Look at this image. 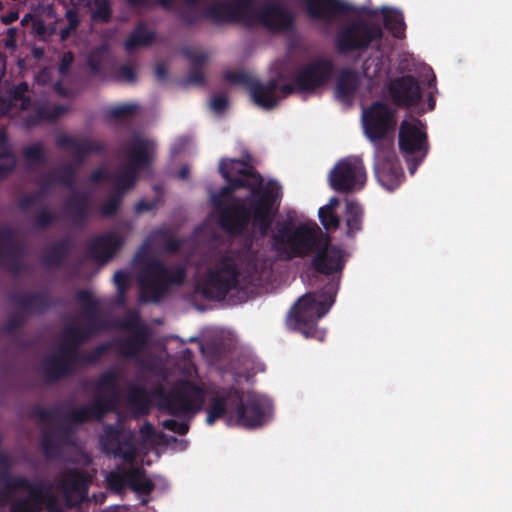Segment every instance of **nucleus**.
Segmentation results:
<instances>
[{"instance_id": "3c124183", "label": "nucleus", "mask_w": 512, "mask_h": 512, "mask_svg": "<svg viewBox=\"0 0 512 512\" xmlns=\"http://www.w3.org/2000/svg\"><path fill=\"white\" fill-rule=\"evenodd\" d=\"M23 157L31 164L44 165L48 159L41 142H36L23 149Z\"/></svg>"}, {"instance_id": "5701e85b", "label": "nucleus", "mask_w": 512, "mask_h": 512, "mask_svg": "<svg viewBox=\"0 0 512 512\" xmlns=\"http://www.w3.org/2000/svg\"><path fill=\"white\" fill-rule=\"evenodd\" d=\"M90 479L88 475L76 468L67 469L61 475L58 488L61 490L69 508L81 505L87 497Z\"/></svg>"}, {"instance_id": "bb28decb", "label": "nucleus", "mask_w": 512, "mask_h": 512, "mask_svg": "<svg viewBox=\"0 0 512 512\" xmlns=\"http://www.w3.org/2000/svg\"><path fill=\"white\" fill-rule=\"evenodd\" d=\"M55 143L58 148L71 151L78 164H82L89 154H100L106 150V145L102 142L90 138L76 139L66 134H59Z\"/></svg>"}, {"instance_id": "72a5a7b5", "label": "nucleus", "mask_w": 512, "mask_h": 512, "mask_svg": "<svg viewBox=\"0 0 512 512\" xmlns=\"http://www.w3.org/2000/svg\"><path fill=\"white\" fill-rule=\"evenodd\" d=\"M73 243L69 238L55 242L42 256V263L47 267L59 268L69 257Z\"/></svg>"}, {"instance_id": "6ab92c4d", "label": "nucleus", "mask_w": 512, "mask_h": 512, "mask_svg": "<svg viewBox=\"0 0 512 512\" xmlns=\"http://www.w3.org/2000/svg\"><path fill=\"white\" fill-rule=\"evenodd\" d=\"M374 170L378 181L387 190L392 191L399 186L403 170L391 140L386 144H378L375 148Z\"/></svg>"}, {"instance_id": "f8f14e48", "label": "nucleus", "mask_w": 512, "mask_h": 512, "mask_svg": "<svg viewBox=\"0 0 512 512\" xmlns=\"http://www.w3.org/2000/svg\"><path fill=\"white\" fill-rule=\"evenodd\" d=\"M398 146L402 154L412 156L408 170L410 174H414L429 151L425 125L417 118L403 120L399 126Z\"/></svg>"}, {"instance_id": "c756f323", "label": "nucleus", "mask_w": 512, "mask_h": 512, "mask_svg": "<svg viewBox=\"0 0 512 512\" xmlns=\"http://www.w3.org/2000/svg\"><path fill=\"white\" fill-rule=\"evenodd\" d=\"M10 302L20 308L25 314H43L53 303L49 292H24L11 295Z\"/></svg>"}, {"instance_id": "f3484780", "label": "nucleus", "mask_w": 512, "mask_h": 512, "mask_svg": "<svg viewBox=\"0 0 512 512\" xmlns=\"http://www.w3.org/2000/svg\"><path fill=\"white\" fill-rule=\"evenodd\" d=\"M224 78L233 84L245 86L256 105L266 110H271L277 106L278 98L275 94L278 87L277 79H270L266 84H262L257 78L241 71H227Z\"/></svg>"}, {"instance_id": "412c9836", "label": "nucleus", "mask_w": 512, "mask_h": 512, "mask_svg": "<svg viewBox=\"0 0 512 512\" xmlns=\"http://www.w3.org/2000/svg\"><path fill=\"white\" fill-rule=\"evenodd\" d=\"M99 442L103 452L107 455L122 458L127 462H133L136 458L137 450L132 431H124L118 426L106 424Z\"/></svg>"}, {"instance_id": "680f3d73", "label": "nucleus", "mask_w": 512, "mask_h": 512, "mask_svg": "<svg viewBox=\"0 0 512 512\" xmlns=\"http://www.w3.org/2000/svg\"><path fill=\"white\" fill-rule=\"evenodd\" d=\"M161 425L164 429L177 433L179 435H185L189 431V424L186 422H178L175 419H166Z\"/></svg>"}, {"instance_id": "c9c22d12", "label": "nucleus", "mask_w": 512, "mask_h": 512, "mask_svg": "<svg viewBox=\"0 0 512 512\" xmlns=\"http://www.w3.org/2000/svg\"><path fill=\"white\" fill-rule=\"evenodd\" d=\"M344 219L347 237L355 238L363 229L364 211L361 205L356 201L347 200Z\"/></svg>"}, {"instance_id": "4d7b16f0", "label": "nucleus", "mask_w": 512, "mask_h": 512, "mask_svg": "<svg viewBox=\"0 0 512 512\" xmlns=\"http://www.w3.org/2000/svg\"><path fill=\"white\" fill-rule=\"evenodd\" d=\"M119 326L122 329L132 332V334L136 333L137 331H144L145 333H149L147 327L141 324L140 317L137 313H133L124 318L120 322Z\"/></svg>"}, {"instance_id": "13d9d810", "label": "nucleus", "mask_w": 512, "mask_h": 512, "mask_svg": "<svg viewBox=\"0 0 512 512\" xmlns=\"http://www.w3.org/2000/svg\"><path fill=\"white\" fill-rule=\"evenodd\" d=\"M318 216L321 224L326 230H336L340 226V218L334 211L319 209Z\"/></svg>"}, {"instance_id": "2eb2a0df", "label": "nucleus", "mask_w": 512, "mask_h": 512, "mask_svg": "<svg viewBox=\"0 0 512 512\" xmlns=\"http://www.w3.org/2000/svg\"><path fill=\"white\" fill-rule=\"evenodd\" d=\"M295 24V14L285 5L278 2H268L259 9L253 5L249 10L248 27L260 25L272 33L290 31Z\"/></svg>"}, {"instance_id": "a211bd4d", "label": "nucleus", "mask_w": 512, "mask_h": 512, "mask_svg": "<svg viewBox=\"0 0 512 512\" xmlns=\"http://www.w3.org/2000/svg\"><path fill=\"white\" fill-rule=\"evenodd\" d=\"M366 181L363 162L357 158L341 159L329 174L330 186L340 193L361 189Z\"/></svg>"}, {"instance_id": "de8ad7c7", "label": "nucleus", "mask_w": 512, "mask_h": 512, "mask_svg": "<svg viewBox=\"0 0 512 512\" xmlns=\"http://www.w3.org/2000/svg\"><path fill=\"white\" fill-rule=\"evenodd\" d=\"M227 411L226 399L222 396H213L209 400L207 408L206 423L213 425L218 419L222 418Z\"/></svg>"}, {"instance_id": "864d4df0", "label": "nucleus", "mask_w": 512, "mask_h": 512, "mask_svg": "<svg viewBox=\"0 0 512 512\" xmlns=\"http://www.w3.org/2000/svg\"><path fill=\"white\" fill-rule=\"evenodd\" d=\"M137 109L138 106L136 104L125 103L108 108L106 110L105 116L109 120H119L123 117L134 114Z\"/></svg>"}, {"instance_id": "6e6d98bb", "label": "nucleus", "mask_w": 512, "mask_h": 512, "mask_svg": "<svg viewBox=\"0 0 512 512\" xmlns=\"http://www.w3.org/2000/svg\"><path fill=\"white\" fill-rule=\"evenodd\" d=\"M59 357H62V359L70 366L73 367L78 363L81 362V353L78 352V347L65 344L60 347L59 352L57 353Z\"/></svg>"}, {"instance_id": "7c9ffc66", "label": "nucleus", "mask_w": 512, "mask_h": 512, "mask_svg": "<svg viewBox=\"0 0 512 512\" xmlns=\"http://www.w3.org/2000/svg\"><path fill=\"white\" fill-rule=\"evenodd\" d=\"M149 333L137 331L126 338H119L113 342L115 351L123 358L134 360L146 349Z\"/></svg>"}, {"instance_id": "b1692460", "label": "nucleus", "mask_w": 512, "mask_h": 512, "mask_svg": "<svg viewBox=\"0 0 512 512\" xmlns=\"http://www.w3.org/2000/svg\"><path fill=\"white\" fill-rule=\"evenodd\" d=\"M302 3L307 16L326 27L332 25L338 16L354 11L353 6L343 0H302Z\"/></svg>"}, {"instance_id": "58836bf2", "label": "nucleus", "mask_w": 512, "mask_h": 512, "mask_svg": "<svg viewBox=\"0 0 512 512\" xmlns=\"http://www.w3.org/2000/svg\"><path fill=\"white\" fill-rule=\"evenodd\" d=\"M68 112V107L62 104L40 105L34 114L27 118L30 126L38 125L44 121L54 122Z\"/></svg>"}, {"instance_id": "a18cd8bd", "label": "nucleus", "mask_w": 512, "mask_h": 512, "mask_svg": "<svg viewBox=\"0 0 512 512\" xmlns=\"http://www.w3.org/2000/svg\"><path fill=\"white\" fill-rule=\"evenodd\" d=\"M49 173L52 174L56 184L75 190L77 169L73 165L64 164Z\"/></svg>"}, {"instance_id": "473e14b6", "label": "nucleus", "mask_w": 512, "mask_h": 512, "mask_svg": "<svg viewBox=\"0 0 512 512\" xmlns=\"http://www.w3.org/2000/svg\"><path fill=\"white\" fill-rule=\"evenodd\" d=\"M72 433V428L67 425L56 426L53 432L43 430L40 437V445L44 456L47 459H56L61 455V446L55 440L56 437L63 438Z\"/></svg>"}, {"instance_id": "1a4fd4ad", "label": "nucleus", "mask_w": 512, "mask_h": 512, "mask_svg": "<svg viewBox=\"0 0 512 512\" xmlns=\"http://www.w3.org/2000/svg\"><path fill=\"white\" fill-rule=\"evenodd\" d=\"M160 411L174 417L194 415L205 402V391L192 381H182L169 390L159 386L154 391Z\"/></svg>"}, {"instance_id": "9d476101", "label": "nucleus", "mask_w": 512, "mask_h": 512, "mask_svg": "<svg viewBox=\"0 0 512 512\" xmlns=\"http://www.w3.org/2000/svg\"><path fill=\"white\" fill-rule=\"evenodd\" d=\"M382 37L383 31L378 24L364 20L351 21L337 31L334 46L338 54L347 55L365 51L374 41H381Z\"/></svg>"}, {"instance_id": "a19ab883", "label": "nucleus", "mask_w": 512, "mask_h": 512, "mask_svg": "<svg viewBox=\"0 0 512 512\" xmlns=\"http://www.w3.org/2000/svg\"><path fill=\"white\" fill-rule=\"evenodd\" d=\"M155 36V32L149 30L144 22H139L125 40V49L132 51L139 47H147L154 41Z\"/></svg>"}, {"instance_id": "79ce46f5", "label": "nucleus", "mask_w": 512, "mask_h": 512, "mask_svg": "<svg viewBox=\"0 0 512 512\" xmlns=\"http://www.w3.org/2000/svg\"><path fill=\"white\" fill-rule=\"evenodd\" d=\"M384 27L391 32L393 37L401 39L405 35L406 24L401 11L385 8L382 11Z\"/></svg>"}, {"instance_id": "338daca9", "label": "nucleus", "mask_w": 512, "mask_h": 512, "mask_svg": "<svg viewBox=\"0 0 512 512\" xmlns=\"http://www.w3.org/2000/svg\"><path fill=\"white\" fill-rule=\"evenodd\" d=\"M156 235L161 236L165 240L164 249L170 253H176L182 245V242L179 239L168 235L163 230L158 231Z\"/></svg>"}, {"instance_id": "4c0bfd02", "label": "nucleus", "mask_w": 512, "mask_h": 512, "mask_svg": "<svg viewBox=\"0 0 512 512\" xmlns=\"http://www.w3.org/2000/svg\"><path fill=\"white\" fill-rule=\"evenodd\" d=\"M43 374L50 382L57 381L73 373L70 367L58 354L50 355L43 361Z\"/></svg>"}, {"instance_id": "7ed1b4c3", "label": "nucleus", "mask_w": 512, "mask_h": 512, "mask_svg": "<svg viewBox=\"0 0 512 512\" xmlns=\"http://www.w3.org/2000/svg\"><path fill=\"white\" fill-rule=\"evenodd\" d=\"M46 479L35 482L23 476L0 473V506L10 503L9 512H42L43 507L55 496Z\"/></svg>"}, {"instance_id": "393cba45", "label": "nucleus", "mask_w": 512, "mask_h": 512, "mask_svg": "<svg viewBox=\"0 0 512 512\" xmlns=\"http://www.w3.org/2000/svg\"><path fill=\"white\" fill-rule=\"evenodd\" d=\"M315 271L323 275L341 273L345 266L344 251L330 243V236L327 234L315 252L312 261Z\"/></svg>"}, {"instance_id": "8fccbe9b", "label": "nucleus", "mask_w": 512, "mask_h": 512, "mask_svg": "<svg viewBox=\"0 0 512 512\" xmlns=\"http://www.w3.org/2000/svg\"><path fill=\"white\" fill-rule=\"evenodd\" d=\"M58 218L55 212L48 207H41L32 220V225L37 230H46L51 227Z\"/></svg>"}, {"instance_id": "c03bdc74", "label": "nucleus", "mask_w": 512, "mask_h": 512, "mask_svg": "<svg viewBox=\"0 0 512 512\" xmlns=\"http://www.w3.org/2000/svg\"><path fill=\"white\" fill-rule=\"evenodd\" d=\"M16 158L11 147L6 143L5 135L0 141V181L6 178L15 168Z\"/></svg>"}, {"instance_id": "dca6fc26", "label": "nucleus", "mask_w": 512, "mask_h": 512, "mask_svg": "<svg viewBox=\"0 0 512 512\" xmlns=\"http://www.w3.org/2000/svg\"><path fill=\"white\" fill-rule=\"evenodd\" d=\"M334 63L327 57H316L301 66L293 77L300 92H313L324 86L334 73Z\"/></svg>"}, {"instance_id": "20e7f679", "label": "nucleus", "mask_w": 512, "mask_h": 512, "mask_svg": "<svg viewBox=\"0 0 512 512\" xmlns=\"http://www.w3.org/2000/svg\"><path fill=\"white\" fill-rule=\"evenodd\" d=\"M340 285V276L332 278L319 291V299L315 293H306L294 304L289 313V321L294 328L306 338L324 339V332L320 331L317 322L328 313L335 302Z\"/></svg>"}, {"instance_id": "a878e982", "label": "nucleus", "mask_w": 512, "mask_h": 512, "mask_svg": "<svg viewBox=\"0 0 512 512\" xmlns=\"http://www.w3.org/2000/svg\"><path fill=\"white\" fill-rule=\"evenodd\" d=\"M124 239L116 232H107L91 239L88 244V256L99 263L109 262L121 249Z\"/></svg>"}, {"instance_id": "5fc2aeb1", "label": "nucleus", "mask_w": 512, "mask_h": 512, "mask_svg": "<svg viewBox=\"0 0 512 512\" xmlns=\"http://www.w3.org/2000/svg\"><path fill=\"white\" fill-rule=\"evenodd\" d=\"M31 415L43 424H48L50 421L60 418L58 408L47 409L40 405H36L32 408Z\"/></svg>"}, {"instance_id": "0eeeda50", "label": "nucleus", "mask_w": 512, "mask_h": 512, "mask_svg": "<svg viewBox=\"0 0 512 512\" xmlns=\"http://www.w3.org/2000/svg\"><path fill=\"white\" fill-rule=\"evenodd\" d=\"M185 270L181 266L167 267L159 259L147 260L139 273L140 301L158 303L168 293L171 285H181L185 279Z\"/></svg>"}, {"instance_id": "69168bd1", "label": "nucleus", "mask_w": 512, "mask_h": 512, "mask_svg": "<svg viewBox=\"0 0 512 512\" xmlns=\"http://www.w3.org/2000/svg\"><path fill=\"white\" fill-rule=\"evenodd\" d=\"M186 85H196V86H204L205 85V76L201 68L192 67L185 79Z\"/></svg>"}, {"instance_id": "49530a36", "label": "nucleus", "mask_w": 512, "mask_h": 512, "mask_svg": "<svg viewBox=\"0 0 512 512\" xmlns=\"http://www.w3.org/2000/svg\"><path fill=\"white\" fill-rule=\"evenodd\" d=\"M89 331L84 326L68 325L63 331V343L79 347L82 343L90 339Z\"/></svg>"}, {"instance_id": "cd10ccee", "label": "nucleus", "mask_w": 512, "mask_h": 512, "mask_svg": "<svg viewBox=\"0 0 512 512\" xmlns=\"http://www.w3.org/2000/svg\"><path fill=\"white\" fill-rule=\"evenodd\" d=\"M65 213L76 227H84L91 214V196L87 191L74 190L64 202Z\"/></svg>"}, {"instance_id": "e433bc0d", "label": "nucleus", "mask_w": 512, "mask_h": 512, "mask_svg": "<svg viewBox=\"0 0 512 512\" xmlns=\"http://www.w3.org/2000/svg\"><path fill=\"white\" fill-rule=\"evenodd\" d=\"M127 404L133 414L146 416L150 412V398L144 386H132L127 393Z\"/></svg>"}, {"instance_id": "37998d69", "label": "nucleus", "mask_w": 512, "mask_h": 512, "mask_svg": "<svg viewBox=\"0 0 512 512\" xmlns=\"http://www.w3.org/2000/svg\"><path fill=\"white\" fill-rule=\"evenodd\" d=\"M134 467L129 470L111 471L106 476V482L111 491L121 494L127 487L130 488L131 482L135 481Z\"/></svg>"}, {"instance_id": "f257e3e1", "label": "nucleus", "mask_w": 512, "mask_h": 512, "mask_svg": "<svg viewBox=\"0 0 512 512\" xmlns=\"http://www.w3.org/2000/svg\"><path fill=\"white\" fill-rule=\"evenodd\" d=\"M280 186L271 182L261 190H252L242 203H233L221 209L219 225L232 236H242L251 223L261 235H267L280 208Z\"/></svg>"}, {"instance_id": "2f4dec72", "label": "nucleus", "mask_w": 512, "mask_h": 512, "mask_svg": "<svg viewBox=\"0 0 512 512\" xmlns=\"http://www.w3.org/2000/svg\"><path fill=\"white\" fill-rule=\"evenodd\" d=\"M360 85V77L356 70L343 68L338 74L335 84L336 98L345 104H350Z\"/></svg>"}, {"instance_id": "4be33fe9", "label": "nucleus", "mask_w": 512, "mask_h": 512, "mask_svg": "<svg viewBox=\"0 0 512 512\" xmlns=\"http://www.w3.org/2000/svg\"><path fill=\"white\" fill-rule=\"evenodd\" d=\"M387 92L391 102L401 108L415 107L422 99L419 82L412 75H403L390 80Z\"/></svg>"}, {"instance_id": "bf43d9fd", "label": "nucleus", "mask_w": 512, "mask_h": 512, "mask_svg": "<svg viewBox=\"0 0 512 512\" xmlns=\"http://www.w3.org/2000/svg\"><path fill=\"white\" fill-rule=\"evenodd\" d=\"M110 349V344L104 343L96 346L90 353L81 355V362L95 364Z\"/></svg>"}, {"instance_id": "39448f33", "label": "nucleus", "mask_w": 512, "mask_h": 512, "mask_svg": "<svg viewBox=\"0 0 512 512\" xmlns=\"http://www.w3.org/2000/svg\"><path fill=\"white\" fill-rule=\"evenodd\" d=\"M327 234L315 223L278 222L273 234L274 248L281 258L291 260L315 253Z\"/></svg>"}, {"instance_id": "ddd939ff", "label": "nucleus", "mask_w": 512, "mask_h": 512, "mask_svg": "<svg viewBox=\"0 0 512 512\" xmlns=\"http://www.w3.org/2000/svg\"><path fill=\"white\" fill-rule=\"evenodd\" d=\"M362 122L366 137L377 148L378 144H386L387 142L381 141L395 131L397 126L396 110L383 101H374L363 110Z\"/></svg>"}, {"instance_id": "e2e57ef3", "label": "nucleus", "mask_w": 512, "mask_h": 512, "mask_svg": "<svg viewBox=\"0 0 512 512\" xmlns=\"http://www.w3.org/2000/svg\"><path fill=\"white\" fill-rule=\"evenodd\" d=\"M112 10L108 1H103L97 5L93 12V18L102 22H109L111 19Z\"/></svg>"}, {"instance_id": "0e129e2a", "label": "nucleus", "mask_w": 512, "mask_h": 512, "mask_svg": "<svg viewBox=\"0 0 512 512\" xmlns=\"http://www.w3.org/2000/svg\"><path fill=\"white\" fill-rule=\"evenodd\" d=\"M114 284L117 288V292L120 295H124L129 286V274L124 270H118L114 274Z\"/></svg>"}, {"instance_id": "603ef678", "label": "nucleus", "mask_w": 512, "mask_h": 512, "mask_svg": "<svg viewBox=\"0 0 512 512\" xmlns=\"http://www.w3.org/2000/svg\"><path fill=\"white\" fill-rule=\"evenodd\" d=\"M124 191H113L108 199L102 204L100 213L104 217H112L118 212L123 201Z\"/></svg>"}, {"instance_id": "aec40b11", "label": "nucleus", "mask_w": 512, "mask_h": 512, "mask_svg": "<svg viewBox=\"0 0 512 512\" xmlns=\"http://www.w3.org/2000/svg\"><path fill=\"white\" fill-rule=\"evenodd\" d=\"M272 405L269 399L254 393L239 397L236 407L237 423L248 429L263 426L269 418Z\"/></svg>"}, {"instance_id": "f704fd0d", "label": "nucleus", "mask_w": 512, "mask_h": 512, "mask_svg": "<svg viewBox=\"0 0 512 512\" xmlns=\"http://www.w3.org/2000/svg\"><path fill=\"white\" fill-rule=\"evenodd\" d=\"M23 252V246L17 242L16 232L9 226H0V265L7 257H16Z\"/></svg>"}, {"instance_id": "09e8293b", "label": "nucleus", "mask_w": 512, "mask_h": 512, "mask_svg": "<svg viewBox=\"0 0 512 512\" xmlns=\"http://www.w3.org/2000/svg\"><path fill=\"white\" fill-rule=\"evenodd\" d=\"M135 481L131 482L130 489L138 494L150 495L155 488L151 479L145 478L146 471L141 467H134Z\"/></svg>"}, {"instance_id": "774afa93", "label": "nucleus", "mask_w": 512, "mask_h": 512, "mask_svg": "<svg viewBox=\"0 0 512 512\" xmlns=\"http://www.w3.org/2000/svg\"><path fill=\"white\" fill-rule=\"evenodd\" d=\"M87 66L89 70L94 74H99L102 71V56L98 51L91 52L87 57Z\"/></svg>"}, {"instance_id": "423d86ee", "label": "nucleus", "mask_w": 512, "mask_h": 512, "mask_svg": "<svg viewBox=\"0 0 512 512\" xmlns=\"http://www.w3.org/2000/svg\"><path fill=\"white\" fill-rule=\"evenodd\" d=\"M120 374L115 369L102 372L96 381L99 395L91 404H84L70 410L63 418L74 424H83L91 419L102 421L107 413L114 411L118 394Z\"/></svg>"}, {"instance_id": "6e6552de", "label": "nucleus", "mask_w": 512, "mask_h": 512, "mask_svg": "<svg viewBox=\"0 0 512 512\" xmlns=\"http://www.w3.org/2000/svg\"><path fill=\"white\" fill-rule=\"evenodd\" d=\"M255 0H220L207 5L202 10L198 6L192 9H182L177 16L185 25L192 26L202 19L210 20L220 25L225 23H240L248 27V15Z\"/></svg>"}, {"instance_id": "052dcab7", "label": "nucleus", "mask_w": 512, "mask_h": 512, "mask_svg": "<svg viewBox=\"0 0 512 512\" xmlns=\"http://www.w3.org/2000/svg\"><path fill=\"white\" fill-rule=\"evenodd\" d=\"M25 323V318L22 313L17 312L13 314L3 325L2 330L6 334H12L19 330Z\"/></svg>"}, {"instance_id": "ea45409f", "label": "nucleus", "mask_w": 512, "mask_h": 512, "mask_svg": "<svg viewBox=\"0 0 512 512\" xmlns=\"http://www.w3.org/2000/svg\"><path fill=\"white\" fill-rule=\"evenodd\" d=\"M28 92V83L24 81L20 82L7 90L6 94L8 99L0 97V103H5L7 109L19 104L21 110H27L31 106V98L27 95Z\"/></svg>"}, {"instance_id": "c85d7f7f", "label": "nucleus", "mask_w": 512, "mask_h": 512, "mask_svg": "<svg viewBox=\"0 0 512 512\" xmlns=\"http://www.w3.org/2000/svg\"><path fill=\"white\" fill-rule=\"evenodd\" d=\"M76 300L81 304L83 313L87 319L84 328L93 336L106 329L105 321L100 317V302L88 290H78L75 294Z\"/></svg>"}, {"instance_id": "4468645a", "label": "nucleus", "mask_w": 512, "mask_h": 512, "mask_svg": "<svg viewBox=\"0 0 512 512\" xmlns=\"http://www.w3.org/2000/svg\"><path fill=\"white\" fill-rule=\"evenodd\" d=\"M219 172L227 182L218 192L228 199L232 194L240 189L246 188L251 193L252 190L264 189L263 177L251 165L245 164L240 160H222L219 164Z\"/></svg>"}, {"instance_id": "9b49d317", "label": "nucleus", "mask_w": 512, "mask_h": 512, "mask_svg": "<svg viewBox=\"0 0 512 512\" xmlns=\"http://www.w3.org/2000/svg\"><path fill=\"white\" fill-rule=\"evenodd\" d=\"M127 154L128 163L110 174V182L115 187L114 191H124V194L134 187L140 170L151 165L149 141L141 137H134L127 146Z\"/></svg>"}, {"instance_id": "f03ea898", "label": "nucleus", "mask_w": 512, "mask_h": 512, "mask_svg": "<svg viewBox=\"0 0 512 512\" xmlns=\"http://www.w3.org/2000/svg\"><path fill=\"white\" fill-rule=\"evenodd\" d=\"M257 274L255 257L244 251L232 250L215 258L202 275L197 291L207 300L222 301L231 291L252 285Z\"/></svg>"}]
</instances>
